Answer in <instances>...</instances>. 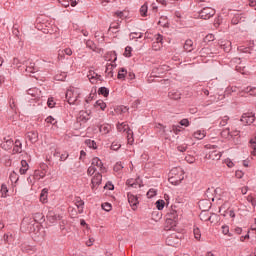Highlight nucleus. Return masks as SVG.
<instances>
[{
	"mask_svg": "<svg viewBox=\"0 0 256 256\" xmlns=\"http://www.w3.org/2000/svg\"><path fill=\"white\" fill-rule=\"evenodd\" d=\"M222 215L223 217H227V215H229L231 219H235V211L233 210H225Z\"/></svg>",
	"mask_w": 256,
	"mask_h": 256,
	"instance_id": "nucleus-48",
	"label": "nucleus"
},
{
	"mask_svg": "<svg viewBox=\"0 0 256 256\" xmlns=\"http://www.w3.org/2000/svg\"><path fill=\"white\" fill-rule=\"evenodd\" d=\"M13 155H17V153H23V143L19 139L14 142V147L12 150Z\"/></svg>",
	"mask_w": 256,
	"mask_h": 256,
	"instance_id": "nucleus-20",
	"label": "nucleus"
},
{
	"mask_svg": "<svg viewBox=\"0 0 256 256\" xmlns=\"http://www.w3.org/2000/svg\"><path fill=\"white\" fill-rule=\"evenodd\" d=\"M246 199H247L248 203H251L252 207H256V197H255V195L250 194V195L247 196Z\"/></svg>",
	"mask_w": 256,
	"mask_h": 256,
	"instance_id": "nucleus-39",
	"label": "nucleus"
},
{
	"mask_svg": "<svg viewBox=\"0 0 256 256\" xmlns=\"http://www.w3.org/2000/svg\"><path fill=\"white\" fill-rule=\"evenodd\" d=\"M156 207L158 211H163V209H165V200L156 201Z\"/></svg>",
	"mask_w": 256,
	"mask_h": 256,
	"instance_id": "nucleus-42",
	"label": "nucleus"
},
{
	"mask_svg": "<svg viewBox=\"0 0 256 256\" xmlns=\"http://www.w3.org/2000/svg\"><path fill=\"white\" fill-rule=\"evenodd\" d=\"M27 95H30L34 101H37L41 97V90L39 88H30L27 90Z\"/></svg>",
	"mask_w": 256,
	"mask_h": 256,
	"instance_id": "nucleus-15",
	"label": "nucleus"
},
{
	"mask_svg": "<svg viewBox=\"0 0 256 256\" xmlns=\"http://www.w3.org/2000/svg\"><path fill=\"white\" fill-rule=\"evenodd\" d=\"M193 137L194 139L201 141L202 139H205V137H207V132L205 130H196L193 133Z\"/></svg>",
	"mask_w": 256,
	"mask_h": 256,
	"instance_id": "nucleus-24",
	"label": "nucleus"
},
{
	"mask_svg": "<svg viewBox=\"0 0 256 256\" xmlns=\"http://www.w3.org/2000/svg\"><path fill=\"white\" fill-rule=\"evenodd\" d=\"M43 213H35L34 215H33V219H34V221H35V223H39L40 221H43Z\"/></svg>",
	"mask_w": 256,
	"mask_h": 256,
	"instance_id": "nucleus-43",
	"label": "nucleus"
},
{
	"mask_svg": "<svg viewBox=\"0 0 256 256\" xmlns=\"http://www.w3.org/2000/svg\"><path fill=\"white\" fill-rule=\"evenodd\" d=\"M95 107H99L102 111H105V109H107V104L103 100H98L95 103Z\"/></svg>",
	"mask_w": 256,
	"mask_h": 256,
	"instance_id": "nucleus-35",
	"label": "nucleus"
},
{
	"mask_svg": "<svg viewBox=\"0 0 256 256\" xmlns=\"http://www.w3.org/2000/svg\"><path fill=\"white\" fill-rule=\"evenodd\" d=\"M55 81H65L67 79V73L60 72L54 76Z\"/></svg>",
	"mask_w": 256,
	"mask_h": 256,
	"instance_id": "nucleus-32",
	"label": "nucleus"
},
{
	"mask_svg": "<svg viewBox=\"0 0 256 256\" xmlns=\"http://www.w3.org/2000/svg\"><path fill=\"white\" fill-rule=\"evenodd\" d=\"M126 185L128 186V189H140L141 180L131 178L126 181Z\"/></svg>",
	"mask_w": 256,
	"mask_h": 256,
	"instance_id": "nucleus-14",
	"label": "nucleus"
},
{
	"mask_svg": "<svg viewBox=\"0 0 256 256\" xmlns=\"http://www.w3.org/2000/svg\"><path fill=\"white\" fill-rule=\"evenodd\" d=\"M155 195H157V192L153 189H150L148 192H147V197L149 199H151V197H155Z\"/></svg>",
	"mask_w": 256,
	"mask_h": 256,
	"instance_id": "nucleus-64",
	"label": "nucleus"
},
{
	"mask_svg": "<svg viewBox=\"0 0 256 256\" xmlns=\"http://www.w3.org/2000/svg\"><path fill=\"white\" fill-rule=\"evenodd\" d=\"M240 121H241L244 125H251L252 123L255 122V113H253V112L244 113V114L242 115Z\"/></svg>",
	"mask_w": 256,
	"mask_h": 256,
	"instance_id": "nucleus-7",
	"label": "nucleus"
},
{
	"mask_svg": "<svg viewBox=\"0 0 256 256\" xmlns=\"http://www.w3.org/2000/svg\"><path fill=\"white\" fill-rule=\"evenodd\" d=\"M27 171H29V163H27L26 160H22L19 173H20V175H26Z\"/></svg>",
	"mask_w": 256,
	"mask_h": 256,
	"instance_id": "nucleus-26",
	"label": "nucleus"
},
{
	"mask_svg": "<svg viewBox=\"0 0 256 256\" xmlns=\"http://www.w3.org/2000/svg\"><path fill=\"white\" fill-rule=\"evenodd\" d=\"M46 217L49 223H57V221L61 219V216H59V214H56L53 210H49Z\"/></svg>",
	"mask_w": 256,
	"mask_h": 256,
	"instance_id": "nucleus-16",
	"label": "nucleus"
},
{
	"mask_svg": "<svg viewBox=\"0 0 256 256\" xmlns=\"http://www.w3.org/2000/svg\"><path fill=\"white\" fill-rule=\"evenodd\" d=\"M96 171H98L97 168H94L93 165L91 164V166L87 170V173L88 175L91 176V175H95Z\"/></svg>",
	"mask_w": 256,
	"mask_h": 256,
	"instance_id": "nucleus-56",
	"label": "nucleus"
},
{
	"mask_svg": "<svg viewBox=\"0 0 256 256\" xmlns=\"http://www.w3.org/2000/svg\"><path fill=\"white\" fill-rule=\"evenodd\" d=\"M252 155L256 156V138L250 140Z\"/></svg>",
	"mask_w": 256,
	"mask_h": 256,
	"instance_id": "nucleus-50",
	"label": "nucleus"
},
{
	"mask_svg": "<svg viewBox=\"0 0 256 256\" xmlns=\"http://www.w3.org/2000/svg\"><path fill=\"white\" fill-rule=\"evenodd\" d=\"M180 125H182V127H189L190 125L189 119H182L180 121Z\"/></svg>",
	"mask_w": 256,
	"mask_h": 256,
	"instance_id": "nucleus-63",
	"label": "nucleus"
},
{
	"mask_svg": "<svg viewBox=\"0 0 256 256\" xmlns=\"http://www.w3.org/2000/svg\"><path fill=\"white\" fill-rule=\"evenodd\" d=\"M102 209L104 210V211H111V209H112V206H111V204H109V203H104V204H102Z\"/></svg>",
	"mask_w": 256,
	"mask_h": 256,
	"instance_id": "nucleus-61",
	"label": "nucleus"
},
{
	"mask_svg": "<svg viewBox=\"0 0 256 256\" xmlns=\"http://www.w3.org/2000/svg\"><path fill=\"white\" fill-rule=\"evenodd\" d=\"M76 205L79 209V213H81L83 211V207L85 206V202L83 200H79Z\"/></svg>",
	"mask_w": 256,
	"mask_h": 256,
	"instance_id": "nucleus-57",
	"label": "nucleus"
},
{
	"mask_svg": "<svg viewBox=\"0 0 256 256\" xmlns=\"http://www.w3.org/2000/svg\"><path fill=\"white\" fill-rule=\"evenodd\" d=\"M79 90L77 88H69L66 91V99L69 105H79Z\"/></svg>",
	"mask_w": 256,
	"mask_h": 256,
	"instance_id": "nucleus-2",
	"label": "nucleus"
},
{
	"mask_svg": "<svg viewBox=\"0 0 256 256\" xmlns=\"http://www.w3.org/2000/svg\"><path fill=\"white\" fill-rule=\"evenodd\" d=\"M123 169V163L117 162L114 166V171H121Z\"/></svg>",
	"mask_w": 256,
	"mask_h": 256,
	"instance_id": "nucleus-62",
	"label": "nucleus"
},
{
	"mask_svg": "<svg viewBox=\"0 0 256 256\" xmlns=\"http://www.w3.org/2000/svg\"><path fill=\"white\" fill-rule=\"evenodd\" d=\"M131 51H133V48H131L130 46H127L125 48L124 56L125 57H131Z\"/></svg>",
	"mask_w": 256,
	"mask_h": 256,
	"instance_id": "nucleus-58",
	"label": "nucleus"
},
{
	"mask_svg": "<svg viewBox=\"0 0 256 256\" xmlns=\"http://www.w3.org/2000/svg\"><path fill=\"white\" fill-rule=\"evenodd\" d=\"M213 15H215V9L211 7H206L199 12L200 19H211Z\"/></svg>",
	"mask_w": 256,
	"mask_h": 256,
	"instance_id": "nucleus-6",
	"label": "nucleus"
},
{
	"mask_svg": "<svg viewBox=\"0 0 256 256\" xmlns=\"http://www.w3.org/2000/svg\"><path fill=\"white\" fill-rule=\"evenodd\" d=\"M183 237V234L179 232H174L167 236L166 238V245L170 247H178V245H181V238Z\"/></svg>",
	"mask_w": 256,
	"mask_h": 256,
	"instance_id": "nucleus-3",
	"label": "nucleus"
},
{
	"mask_svg": "<svg viewBox=\"0 0 256 256\" xmlns=\"http://www.w3.org/2000/svg\"><path fill=\"white\" fill-rule=\"evenodd\" d=\"M110 149H112V151H119V149H121V144H119L117 142H113L111 144Z\"/></svg>",
	"mask_w": 256,
	"mask_h": 256,
	"instance_id": "nucleus-54",
	"label": "nucleus"
},
{
	"mask_svg": "<svg viewBox=\"0 0 256 256\" xmlns=\"http://www.w3.org/2000/svg\"><path fill=\"white\" fill-rule=\"evenodd\" d=\"M88 79L93 84L97 83V81H103V77L99 74H97L95 71L90 70L88 74Z\"/></svg>",
	"mask_w": 256,
	"mask_h": 256,
	"instance_id": "nucleus-17",
	"label": "nucleus"
},
{
	"mask_svg": "<svg viewBox=\"0 0 256 256\" xmlns=\"http://www.w3.org/2000/svg\"><path fill=\"white\" fill-rule=\"evenodd\" d=\"M47 105L50 109H53V107H55V100H53V98H48Z\"/></svg>",
	"mask_w": 256,
	"mask_h": 256,
	"instance_id": "nucleus-60",
	"label": "nucleus"
},
{
	"mask_svg": "<svg viewBox=\"0 0 256 256\" xmlns=\"http://www.w3.org/2000/svg\"><path fill=\"white\" fill-rule=\"evenodd\" d=\"M101 181H103V175H101V172H98L95 174V176L92 178L91 183V189L92 191H97V188L99 185H101Z\"/></svg>",
	"mask_w": 256,
	"mask_h": 256,
	"instance_id": "nucleus-10",
	"label": "nucleus"
},
{
	"mask_svg": "<svg viewBox=\"0 0 256 256\" xmlns=\"http://www.w3.org/2000/svg\"><path fill=\"white\" fill-rule=\"evenodd\" d=\"M58 3L62 5V7H76L77 3H79V0H58Z\"/></svg>",
	"mask_w": 256,
	"mask_h": 256,
	"instance_id": "nucleus-21",
	"label": "nucleus"
},
{
	"mask_svg": "<svg viewBox=\"0 0 256 256\" xmlns=\"http://www.w3.org/2000/svg\"><path fill=\"white\" fill-rule=\"evenodd\" d=\"M117 129L120 133H125V132L127 133V131H131L129 129V125L127 124V122L118 123Z\"/></svg>",
	"mask_w": 256,
	"mask_h": 256,
	"instance_id": "nucleus-27",
	"label": "nucleus"
},
{
	"mask_svg": "<svg viewBox=\"0 0 256 256\" xmlns=\"http://www.w3.org/2000/svg\"><path fill=\"white\" fill-rule=\"evenodd\" d=\"M179 218V214L176 212V210H170L167 213V223H171L175 227L177 225V219Z\"/></svg>",
	"mask_w": 256,
	"mask_h": 256,
	"instance_id": "nucleus-11",
	"label": "nucleus"
},
{
	"mask_svg": "<svg viewBox=\"0 0 256 256\" xmlns=\"http://www.w3.org/2000/svg\"><path fill=\"white\" fill-rule=\"evenodd\" d=\"M89 119H91V117L87 111H80L77 116V122L80 124L87 123Z\"/></svg>",
	"mask_w": 256,
	"mask_h": 256,
	"instance_id": "nucleus-13",
	"label": "nucleus"
},
{
	"mask_svg": "<svg viewBox=\"0 0 256 256\" xmlns=\"http://www.w3.org/2000/svg\"><path fill=\"white\" fill-rule=\"evenodd\" d=\"M99 95H103V97H108L109 96V89L106 87H100L98 90Z\"/></svg>",
	"mask_w": 256,
	"mask_h": 256,
	"instance_id": "nucleus-40",
	"label": "nucleus"
},
{
	"mask_svg": "<svg viewBox=\"0 0 256 256\" xmlns=\"http://www.w3.org/2000/svg\"><path fill=\"white\" fill-rule=\"evenodd\" d=\"M228 122H229V116H223L219 123V127H225V125H227Z\"/></svg>",
	"mask_w": 256,
	"mask_h": 256,
	"instance_id": "nucleus-49",
	"label": "nucleus"
},
{
	"mask_svg": "<svg viewBox=\"0 0 256 256\" xmlns=\"http://www.w3.org/2000/svg\"><path fill=\"white\" fill-rule=\"evenodd\" d=\"M129 37H130L131 41H133V39H141V38H143V33H141V32H132V33H130Z\"/></svg>",
	"mask_w": 256,
	"mask_h": 256,
	"instance_id": "nucleus-37",
	"label": "nucleus"
},
{
	"mask_svg": "<svg viewBox=\"0 0 256 256\" xmlns=\"http://www.w3.org/2000/svg\"><path fill=\"white\" fill-rule=\"evenodd\" d=\"M149 10V6H147V3L141 6L140 8V15L142 17H147V11Z\"/></svg>",
	"mask_w": 256,
	"mask_h": 256,
	"instance_id": "nucleus-38",
	"label": "nucleus"
},
{
	"mask_svg": "<svg viewBox=\"0 0 256 256\" xmlns=\"http://www.w3.org/2000/svg\"><path fill=\"white\" fill-rule=\"evenodd\" d=\"M114 59L112 61V63H107L106 64V70H105V73H106V77H113V69H115V67H117V64L115 63V61H117V54L113 53L112 54Z\"/></svg>",
	"mask_w": 256,
	"mask_h": 256,
	"instance_id": "nucleus-8",
	"label": "nucleus"
},
{
	"mask_svg": "<svg viewBox=\"0 0 256 256\" xmlns=\"http://www.w3.org/2000/svg\"><path fill=\"white\" fill-rule=\"evenodd\" d=\"M91 164L93 165L94 168L97 169L98 173H106L107 172V168H105V166H103V161H101V159H99V157L93 158Z\"/></svg>",
	"mask_w": 256,
	"mask_h": 256,
	"instance_id": "nucleus-9",
	"label": "nucleus"
},
{
	"mask_svg": "<svg viewBox=\"0 0 256 256\" xmlns=\"http://www.w3.org/2000/svg\"><path fill=\"white\" fill-rule=\"evenodd\" d=\"M127 75V69L120 68L118 71V79H125V76Z\"/></svg>",
	"mask_w": 256,
	"mask_h": 256,
	"instance_id": "nucleus-41",
	"label": "nucleus"
},
{
	"mask_svg": "<svg viewBox=\"0 0 256 256\" xmlns=\"http://www.w3.org/2000/svg\"><path fill=\"white\" fill-rule=\"evenodd\" d=\"M222 137H231V130L226 128L222 131Z\"/></svg>",
	"mask_w": 256,
	"mask_h": 256,
	"instance_id": "nucleus-59",
	"label": "nucleus"
},
{
	"mask_svg": "<svg viewBox=\"0 0 256 256\" xmlns=\"http://www.w3.org/2000/svg\"><path fill=\"white\" fill-rule=\"evenodd\" d=\"M154 130L158 135L161 137H165V139H169V129H167V126H164L163 124H155Z\"/></svg>",
	"mask_w": 256,
	"mask_h": 256,
	"instance_id": "nucleus-5",
	"label": "nucleus"
},
{
	"mask_svg": "<svg viewBox=\"0 0 256 256\" xmlns=\"http://www.w3.org/2000/svg\"><path fill=\"white\" fill-rule=\"evenodd\" d=\"M35 71H37V68H35L34 63H30L29 66H26V72L27 73H35Z\"/></svg>",
	"mask_w": 256,
	"mask_h": 256,
	"instance_id": "nucleus-47",
	"label": "nucleus"
},
{
	"mask_svg": "<svg viewBox=\"0 0 256 256\" xmlns=\"http://www.w3.org/2000/svg\"><path fill=\"white\" fill-rule=\"evenodd\" d=\"M168 133H174V135H179V133H181V127L173 125L172 128L168 129Z\"/></svg>",
	"mask_w": 256,
	"mask_h": 256,
	"instance_id": "nucleus-36",
	"label": "nucleus"
},
{
	"mask_svg": "<svg viewBox=\"0 0 256 256\" xmlns=\"http://www.w3.org/2000/svg\"><path fill=\"white\" fill-rule=\"evenodd\" d=\"M156 41L154 43H157L158 47L163 46V36L161 34H157L155 36Z\"/></svg>",
	"mask_w": 256,
	"mask_h": 256,
	"instance_id": "nucleus-45",
	"label": "nucleus"
},
{
	"mask_svg": "<svg viewBox=\"0 0 256 256\" xmlns=\"http://www.w3.org/2000/svg\"><path fill=\"white\" fill-rule=\"evenodd\" d=\"M45 121L47 123H49L50 125H55L57 123V120H55V118H53V116H48Z\"/></svg>",
	"mask_w": 256,
	"mask_h": 256,
	"instance_id": "nucleus-55",
	"label": "nucleus"
},
{
	"mask_svg": "<svg viewBox=\"0 0 256 256\" xmlns=\"http://www.w3.org/2000/svg\"><path fill=\"white\" fill-rule=\"evenodd\" d=\"M85 144L87 147H89V149H97V142H95V140L87 139Z\"/></svg>",
	"mask_w": 256,
	"mask_h": 256,
	"instance_id": "nucleus-34",
	"label": "nucleus"
},
{
	"mask_svg": "<svg viewBox=\"0 0 256 256\" xmlns=\"http://www.w3.org/2000/svg\"><path fill=\"white\" fill-rule=\"evenodd\" d=\"M168 97L169 99H173L174 101H179V99H181V92L179 90H171L168 93Z\"/></svg>",
	"mask_w": 256,
	"mask_h": 256,
	"instance_id": "nucleus-22",
	"label": "nucleus"
},
{
	"mask_svg": "<svg viewBox=\"0 0 256 256\" xmlns=\"http://www.w3.org/2000/svg\"><path fill=\"white\" fill-rule=\"evenodd\" d=\"M193 233H194L195 239L199 241V239H201V230L199 228H194Z\"/></svg>",
	"mask_w": 256,
	"mask_h": 256,
	"instance_id": "nucleus-53",
	"label": "nucleus"
},
{
	"mask_svg": "<svg viewBox=\"0 0 256 256\" xmlns=\"http://www.w3.org/2000/svg\"><path fill=\"white\" fill-rule=\"evenodd\" d=\"M127 197H128V203L132 207L133 211H135V209H137V206L139 205V198H137V196L131 192L127 193Z\"/></svg>",
	"mask_w": 256,
	"mask_h": 256,
	"instance_id": "nucleus-12",
	"label": "nucleus"
},
{
	"mask_svg": "<svg viewBox=\"0 0 256 256\" xmlns=\"http://www.w3.org/2000/svg\"><path fill=\"white\" fill-rule=\"evenodd\" d=\"M1 193H2V197H6L7 193H9V189H7V185L6 184H2L1 185Z\"/></svg>",
	"mask_w": 256,
	"mask_h": 256,
	"instance_id": "nucleus-52",
	"label": "nucleus"
},
{
	"mask_svg": "<svg viewBox=\"0 0 256 256\" xmlns=\"http://www.w3.org/2000/svg\"><path fill=\"white\" fill-rule=\"evenodd\" d=\"M209 149H213L208 154H206V159H211L212 161H219L221 159V151L215 150L217 149L216 145H209Z\"/></svg>",
	"mask_w": 256,
	"mask_h": 256,
	"instance_id": "nucleus-4",
	"label": "nucleus"
},
{
	"mask_svg": "<svg viewBox=\"0 0 256 256\" xmlns=\"http://www.w3.org/2000/svg\"><path fill=\"white\" fill-rule=\"evenodd\" d=\"M49 195V190L44 188L42 191H41V194H40V202L41 203H47V196Z\"/></svg>",
	"mask_w": 256,
	"mask_h": 256,
	"instance_id": "nucleus-30",
	"label": "nucleus"
},
{
	"mask_svg": "<svg viewBox=\"0 0 256 256\" xmlns=\"http://www.w3.org/2000/svg\"><path fill=\"white\" fill-rule=\"evenodd\" d=\"M185 179V172L181 168H172L169 173L168 181L171 185H180L181 181Z\"/></svg>",
	"mask_w": 256,
	"mask_h": 256,
	"instance_id": "nucleus-1",
	"label": "nucleus"
},
{
	"mask_svg": "<svg viewBox=\"0 0 256 256\" xmlns=\"http://www.w3.org/2000/svg\"><path fill=\"white\" fill-rule=\"evenodd\" d=\"M27 138L29 141H31V143H36L37 139H39V134L35 131L28 132Z\"/></svg>",
	"mask_w": 256,
	"mask_h": 256,
	"instance_id": "nucleus-28",
	"label": "nucleus"
},
{
	"mask_svg": "<svg viewBox=\"0 0 256 256\" xmlns=\"http://www.w3.org/2000/svg\"><path fill=\"white\" fill-rule=\"evenodd\" d=\"M158 73L161 75L162 73H165L166 71H169V66L162 65L157 68Z\"/></svg>",
	"mask_w": 256,
	"mask_h": 256,
	"instance_id": "nucleus-51",
	"label": "nucleus"
},
{
	"mask_svg": "<svg viewBox=\"0 0 256 256\" xmlns=\"http://www.w3.org/2000/svg\"><path fill=\"white\" fill-rule=\"evenodd\" d=\"M244 93H249L253 97H256V87L248 86L242 90Z\"/></svg>",
	"mask_w": 256,
	"mask_h": 256,
	"instance_id": "nucleus-31",
	"label": "nucleus"
},
{
	"mask_svg": "<svg viewBox=\"0 0 256 256\" xmlns=\"http://www.w3.org/2000/svg\"><path fill=\"white\" fill-rule=\"evenodd\" d=\"M111 129H112L111 124H102L99 127V131L103 135H107L108 133H111Z\"/></svg>",
	"mask_w": 256,
	"mask_h": 256,
	"instance_id": "nucleus-25",
	"label": "nucleus"
},
{
	"mask_svg": "<svg viewBox=\"0 0 256 256\" xmlns=\"http://www.w3.org/2000/svg\"><path fill=\"white\" fill-rule=\"evenodd\" d=\"M126 133L129 145H133V141H135V139H133V130H128Z\"/></svg>",
	"mask_w": 256,
	"mask_h": 256,
	"instance_id": "nucleus-44",
	"label": "nucleus"
},
{
	"mask_svg": "<svg viewBox=\"0 0 256 256\" xmlns=\"http://www.w3.org/2000/svg\"><path fill=\"white\" fill-rule=\"evenodd\" d=\"M195 49V44H193V40L188 39L185 41L184 43V51H186V53H191V51H193Z\"/></svg>",
	"mask_w": 256,
	"mask_h": 256,
	"instance_id": "nucleus-23",
	"label": "nucleus"
},
{
	"mask_svg": "<svg viewBox=\"0 0 256 256\" xmlns=\"http://www.w3.org/2000/svg\"><path fill=\"white\" fill-rule=\"evenodd\" d=\"M65 55H67L68 57H71V55H73V50H71V48H65L63 50H59L58 51L59 61H63V59H65Z\"/></svg>",
	"mask_w": 256,
	"mask_h": 256,
	"instance_id": "nucleus-18",
	"label": "nucleus"
},
{
	"mask_svg": "<svg viewBox=\"0 0 256 256\" xmlns=\"http://www.w3.org/2000/svg\"><path fill=\"white\" fill-rule=\"evenodd\" d=\"M13 145H15V142L13 141V138H10L9 140H6V142H1L0 147L4 151H11L13 149Z\"/></svg>",
	"mask_w": 256,
	"mask_h": 256,
	"instance_id": "nucleus-19",
	"label": "nucleus"
},
{
	"mask_svg": "<svg viewBox=\"0 0 256 256\" xmlns=\"http://www.w3.org/2000/svg\"><path fill=\"white\" fill-rule=\"evenodd\" d=\"M220 47L225 53H229L231 51V41H222Z\"/></svg>",
	"mask_w": 256,
	"mask_h": 256,
	"instance_id": "nucleus-29",
	"label": "nucleus"
},
{
	"mask_svg": "<svg viewBox=\"0 0 256 256\" xmlns=\"http://www.w3.org/2000/svg\"><path fill=\"white\" fill-rule=\"evenodd\" d=\"M200 219L201 221H211V214L207 211H203L200 214Z\"/></svg>",
	"mask_w": 256,
	"mask_h": 256,
	"instance_id": "nucleus-33",
	"label": "nucleus"
},
{
	"mask_svg": "<svg viewBox=\"0 0 256 256\" xmlns=\"http://www.w3.org/2000/svg\"><path fill=\"white\" fill-rule=\"evenodd\" d=\"M223 235H228V237H233L231 233H229V226L228 225H223L221 227Z\"/></svg>",
	"mask_w": 256,
	"mask_h": 256,
	"instance_id": "nucleus-46",
	"label": "nucleus"
}]
</instances>
